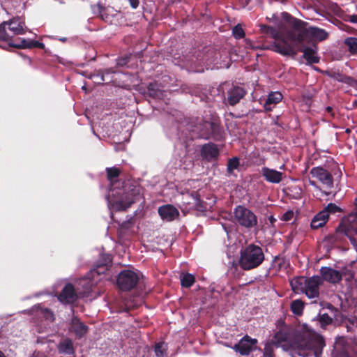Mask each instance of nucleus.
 Returning a JSON list of instances; mask_svg holds the SVG:
<instances>
[{
	"mask_svg": "<svg viewBox=\"0 0 357 357\" xmlns=\"http://www.w3.org/2000/svg\"><path fill=\"white\" fill-rule=\"evenodd\" d=\"M282 324L278 331L273 336L274 342L277 347L282 343H285L293 348L298 349L299 352H302L305 349H309L308 343L312 339V337L321 336L319 334L312 331H299L295 330L293 327L286 325L283 321H280Z\"/></svg>",
	"mask_w": 357,
	"mask_h": 357,
	"instance_id": "obj_1",
	"label": "nucleus"
},
{
	"mask_svg": "<svg viewBox=\"0 0 357 357\" xmlns=\"http://www.w3.org/2000/svg\"><path fill=\"white\" fill-rule=\"evenodd\" d=\"M283 19L293 28L294 31L289 33L291 40L296 43H303L311 38L323 41L327 39L328 34L322 29L311 26L307 28V22L291 16L288 13H282Z\"/></svg>",
	"mask_w": 357,
	"mask_h": 357,
	"instance_id": "obj_2",
	"label": "nucleus"
},
{
	"mask_svg": "<svg viewBox=\"0 0 357 357\" xmlns=\"http://www.w3.org/2000/svg\"><path fill=\"white\" fill-rule=\"evenodd\" d=\"M264 261L265 254L261 246L250 243L241 249L238 265L243 271L257 268Z\"/></svg>",
	"mask_w": 357,
	"mask_h": 357,
	"instance_id": "obj_3",
	"label": "nucleus"
},
{
	"mask_svg": "<svg viewBox=\"0 0 357 357\" xmlns=\"http://www.w3.org/2000/svg\"><path fill=\"white\" fill-rule=\"evenodd\" d=\"M260 30L261 33L270 36L271 38L277 40L271 46L263 47L264 50H271L284 56H290L294 57L297 54L294 46L289 43L284 37H280L278 30L273 26L261 24Z\"/></svg>",
	"mask_w": 357,
	"mask_h": 357,
	"instance_id": "obj_4",
	"label": "nucleus"
},
{
	"mask_svg": "<svg viewBox=\"0 0 357 357\" xmlns=\"http://www.w3.org/2000/svg\"><path fill=\"white\" fill-rule=\"evenodd\" d=\"M118 195L121 196L114 203V207L119 211H126L132 204L140 199L141 188L132 184L126 185L123 190H112V196Z\"/></svg>",
	"mask_w": 357,
	"mask_h": 357,
	"instance_id": "obj_5",
	"label": "nucleus"
},
{
	"mask_svg": "<svg viewBox=\"0 0 357 357\" xmlns=\"http://www.w3.org/2000/svg\"><path fill=\"white\" fill-rule=\"evenodd\" d=\"M236 222L246 229H251L257 225V217L250 209L238 205L234 209Z\"/></svg>",
	"mask_w": 357,
	"mask_h": 357,
	"instance_id": "obj_6",
	"label": "nucleus"
},
{
	"mask_svg": "<svg viewBox=\"0 0 357 357\" xmlns=\"http://www.w3.org/2000/svg\"><path fill=\"white\" fill-rule=\"evenodd\" d=\"M139 281V275L130 269L121 271L116 278L117 287L122 291H131L136 287Z\"/></svg>",
	"mask_w": 357,
	"mask_h": 357,
	"instance_id": "obj_7",
	"label": "nucleus"
},
{
	"mask_svg": "<svg viewBox=\"0 0 357 357\" xmlns=\"http://www.w3.org/2000/svg\"><path fill=\"white\" fill-rule=\"evenodd\" d=\"M309 349L303 350L299 352L298 355L302 357H321L323 352V349L325 347V341L322 336H314L311 341H310Z\"/></svg>",
	"mask_w": 357,
	"mask_h": 357,
	"instance_id": "obj_8",
	"label": "nucleus"
},
{
	"mask_svg": "<svg viewBox=\"0 0 357 357\" xmlns=\"http://www.w3.org/2000/svg\"><path fill=\"white\" fill-rule=\"evenodd\" d=\"M203 128L206 130L205 133L202 134L204 138H211L215 141L224 139V130L220 123L213 121H206L203 124Z\"/></svg>",
	"mask_w": 357,
	"mask_h": 357,
	"instance_id": "obj_9",
	"label": "nucleus"
},
{
	"mask_svg": "<svg viewBox=\"0 0 357 357\" xmlns=\"http://www.w3.org/2000/svg\"><path fill=\"white\" fill-rule=\"evenodd\" d=\"M257 342V339L252 338L248 335H245L232 348L241 356H248L252 351L256 349Z\"/></svg>",
	"mask_w": 357,
	"mask_h": 357,
	"instance_id": "obj_10",
	"label": "nucleus"
},
{
	"mask_svg": "<svg viewBox=\"0 0 357 357\" xmlns=\"http://www.w3.org/2000/svg\"><path fill=\"white\" fill-rule=\"evenodd\" d=\"M323 284L321 277L314 275L308 278L306 282L304 293L308 298H318L319 296V287Z\"/></svg>",
	"mask_w": 357,
	"mask_h": 357,
	"instance_id": "obj_11",
	"label": "nucleus"
},
{
	"mask_svg": "<svg viewBox=\"0 0 357 357\" xmlns=\"http://www.w3.org/2000/svg\"><path fill=\"white\" fill-rule=\"evenodd\" d=\"M310 174L313 178L318 179L328 188L331 189L333 187V177L332 174L322 167H315L312 168L310 170Z\"/></svg>",
	"mask_w": 357,
	"mask_h": 357,
	"instance_id": "obj_12",
	"label": "nucleus"
},
{
	"mask_svg": "<svg viewBox=\"0 0 357 357\" xmlns=\"http://www.w3.org/2000/svg\"><path fill=\"white\" fill-rule=\"evenodd\" d=\"M58 300L63 304H73L78 299V295L71 283L66 284L57 296Z\"/></svg>",
	"mask_w": 357,
	"mask_h": 357,
	"instance_id": "obj_13",
	"label": "nucleus"
},
{
	"mask_svg": "<svg viewBox=\"0 0 357 357\" xmlns=\"http://www.w3.org/2000/svg\"><path fill=\"white\" fill-rule=\"evenodd\" d=\"M247 92L244 88L238 86H233L227 91L225 101L231 106L238 104L246 95Z\"/></svg>",
	"mask_w": 357,
	"mask_h": 357,
	"instance_id": "obj_14",
	"label": "nucleus"
},
{
	"mask_svg": "<svg viewBox=\"0 0 357 357\" xmlns=\"http://www.w3.org/2000/svg\"><path fill=\"white\" fill-rule=\"evenodd\" d=\"M69 330L73 332L77 339L84 337L89 331V327L77 316H73L70 323Z\"/></svg>",
	"mask_w": 357,
	"mask_h": 357,
	"instance_id": "obj_15",
	"label": "nucleus"
},
{
	"mask_svg": "<svg viewBox=\"0 0 357 357\" xmlns=\"http://www.w3.org/2000/svg\"><path fill=\"white\" fill-rule=\"evenodd\" d=\"M200 154L204 160L210 162L218 159L220 150L215 144L208 142L202 145Z\"/></svg>",
	"mask_w": 357,
	"mask_h": 357,
	"instance_id": "obj_16",
	"label": "nucleus"
},
{
	"mask_svg": "<svg viewBox=\"0 0 357 357\" xmlns=\"http://www.w3.org/2000/svg\"><path fill=\"white\" fill-rule=\"evenodd\" d=\"M320 274L323 282L325 280L332 284L339 283L342 279L340 271L328 266L321 267Z\"/></svg>",
	"mask_w": 357,
	"mask_h": 357,
	"instance_id": "obj_17",
	"label": "nucleus"
},
{
	"mask_svg": "<svg viewBox=\"0 0 357 357\" xmlns=\"http://www.w3.org/2000/svg\"><path fill=\"white\" fill-rule=\"evenodd\" d=\"M322 74L338 81L342 83L347 84L353 87H357V80L354 78L333 70H327L322 71Z\"/></svg>",
	"mask_w": 357,
	"mask_h": 357,
	"instance_id": "obj_18",
	"label": "nucleus"
},
{
	"mask_svg": "<svg viewBox=\"0 0 357 357\" xmlns=\"http://www.w3.org/2000/svg\"><path fill=\"white\" fill-rule=\"evenodd\" d=\"M261 175L267 182L279 183L285 177L284 173L267 167L261 168Z\"/></svg>",
	"mask_w": 357,
	"mask_h": 357,
	"instance_id": "obj_19",
	"label": "nucleus"
},
{
	"mask_svg": "<svg viewBox=\"0 0 357 357\" xmlns=\"http://www.w3.org/2000/svg\"><path fill=\"white\" fill-rule=\"evenodd\" d=\"M112 257L110 255H102L100 261L97 262L96 266L91 271L93 277L95 275L104 274L108 269V266L112 264Z\"/></svg>",
	"mask_w": 357,
	"mask_h": 357,
	"instance_id": "obj_20",
	"label": "nucleus"
},
{
	"mask_svg": "<svg viewBox=\"0 0 357 357\" xmlns=\"http://www.w3.org/2000/svg\"><path fill=\"white\" fill-rule=\"evenodd\" d=\"M158 214L166 221L174 220L178 215V211L172 205H164L158 208Z\"/></svg>",
	"mask_w": 357,
	"mask_h": 357,
	"instance_id": "obj_21",
	"label": "nucleus"
},
{
	"mask_svg": "<svg viewBox=\"0 0 357 357\" xmlns=\"http://www.w3.org/2000/svg\"><path fill=\"white\" fill-rule=\"evenodd\" d=\"M338 229L349 238L351 243L357 250V227L354 228L351 225L340 224Z\"/></svg>",
	"mask_w": 357,
	"mask_h": 357,
	"instance_id": "obj_22",
	"label": "nucleus"
},
{
	"mask_svg": "<svg viewBox=\"0 0 357 357\" xmlns=\"http://www.w3.org/2000/svg\"><path fill=\"white\" fill-rule=\"evenodd\" d=\"M57 349L61 354L74 356L75 353L73 342L68 337L64 338L59 342L57 345Z\"/></svg>",
	"mask_w": 357,
	"mask_h": 357,
	"instance_id": "obj_23",
	"label": "nucleus"
},
{
	"mask_svg": "<svg viewBox=\"0 0 357 357\" xmlns=\"http://www.w3.org/2000/svg\"><path fill=\"white\" fill-rule=\"evenodd\" d=\"M282 99V95L281 93L275 91L269 93L264 104V107L265 111L270 112L273 109L274 106L280 102Z\"/></svg>",
	"mask_w": 357,
	"mask_h": 357,
	"instance_id": "obj_24",
	"label": "nucleus"
},
{
	"mask_svg": "<svg viewBox=\"0 0 357 357\" xmlns=\"http://www.w3.org/2000/svg\"><path fill=\"white\" fill-rule=\"evenodd\" d=\"M328 220V214L326 212H319L312 218L310 227L312 229H317L324 227Z\"/></svg>",
	"mask_w": 357,
	"mask_h": 357,
	"instance_id": "obj_25",
	"label": "nucleus"
},
{
	"mask_svg": "<svg viewBox=\"0 0 357 357\" xmlns=\"http://www.w3.org/2000/svg\"><path fill=\"white\" fill-rule=\"evenodd\" d=\"M303 57L306 60L307 64L312 65L318 63L320 61L319 56L317 55L315 50L310 47H305L302 50Z\"/></svg>",
	"mask_w": 357,
	"mask_h": 357,
	"instance_id": "obj_26",
	"label": "nucleus"
},
{
	"mask_svg": "<svg viewBox=\"0 0 357 357\" xmlns=\"http://www.w3.org/2000/svg\"><path fill=\"white\" fill-rule=\"evenodd\" d=\"M6 24L7 29L13 37L24 33L22 26L17 21L10 20Z\"/></svg>",
	"mask_w": 357,
	"mask_h": 357,
	"instance_id": "obj_27",
	"label": "nucleus"
},
{
	"mask_svg": "<svg viewBox=\"0 0 357 357\" xmlns=\"http://www.w3.org/2000/svg\"><path fill=\"white\" fill-rule=\"evenodd\" d=\"M147 94L153 98H161L163 96L162 90L158 83H150L147 86Z\"/></svg>",
	"mask_w": 357,
	"mask_h": 357,
	"instance_id": "obj_28",
	"label": "nucleus"
},
{
	"mask_svg": "<svg viewBox=\"0 0 357 357\" xmlns=\"http://www.w3.org/2000/svg\"><path fill=\"white\" fill-rule=\"evenodd\" d=\"M308 278H305L303 276L294 278L291 282L290 284L291 286L292 289L295 291H303L306 282Z\"/></svg>",
	"mask_w": 357,
	"mask_h": 357,
	"instance_id": "obj_29",
	"label": "nucleus"
},
{
	"mask_svg": "<svg viewBox=\"0 0 357 357\" xmlns=\"http://www.w3.org/2000/svg\"><path fill=\"white\" fill-rule=\"evenodd\" d=\"M114 71L111 68L105 69L103 70H100L97 75V78L99 79L98 83L105 82V84L110 83L112 82V76Z\"/></svg>",
	"mask_w": 357,
	"mask_h": 357,
	"instance_id": "obj_30",
	"label": "nucleus"
},
{
	"mask_svg": "<svg viewBox=\"0 0 357 357\" xmlns=\"http://www.w3.org/2000/svg\"><path fill=\"white\" fill-rule=\"evenodd\" d=\"M341 326L347 328V332L355 333L357 330V319L345 317L341 322Z\"/></svg>",
	"mask_w": 357,
	"mask_h": 357,
	"instance_id": "obj_31",
	"label": "nucleus"
},
{
	"mask_svg": "<svg viewBox=\"0 0 357 357\" xmlns=\"http://www.w3.org/2000/svg\"><path fill=\"white\" fill-rule=\"evenodd\" d=\"M13 36L10 33L8 30L6 28V22H3L0 24V41H3L7 43V46L9 47L10 42L13 41Z\"/></svg>",
	"mask_w": 357,
	"mask_h": 357,
	"instance_id": "obj_32",
	"label": "nucleus"
},
{
	"mask_svg": "<svg viewBox=\"0 0 357 357\" xmlns=\"http://www.w3.org/2000/svg\"><path fill=\"white\" fill-rule=\"evenodd\" d=\"M290 308L294 314L301 316L303 312L304 303L300 299L294 300L291 302Z\"/></svg>",
	"mask_w": 357,
	"mask_h": 357,
	"instance_id": "obj_33",
	"label": "nucleus"
},
{
	"mask_svg": "<svg viewBox=\"0 0 357 357\" xmlns=\"http://www.w3.org/2000/svg\"><path fill=\"white\" fill-rule=\"evenodd\" d=\"M195 278L192 274L185 273L181 276V284L183 287L189 288L193 285Z\"/></svg>",
	"mask_w": 357,
	"mask_h": 357,
	"instance_id": "obj_34",
	"label": "nucleus"
},
{
	"mask_svg": "<svg viewBox=\"0 0 357 357\" xmlns=\"http://www.w3.org/2000/svg\"><path fill=\"white\" fill-rule=\"evenodd\" d=\"M192 196L195 199V208L199 211H206L207 210L206 204L204 201L201 200L199 194L195 192L192 194Z\"/></svg>",
	"mask_w": 357,
	"mask_h": 357,
	"instance_id": "obj_35",
	"label": "nucleus"
},
{
	"mask_svg": "<svg viewBox=\"0 0 357 357\" xmlns=\"http://www.w3.org/2000/svg\"><path fill=\"white\" fill-rule=\"evenodd\" d=\"M106 172L107 179L112 183L119 176L121 171L118 167H112L106 168Z\"/></svg>",
	"mask_w": 357,
	"mask_h": 357,
	"instance_id": "obj_36",
	"label": "nucleus"
},
{
	"mask_svg": "<svg viewBox=\"0 0 357 357\" xmlns=\"http://www.w3.org/2000/svg\"><path fill=\"white\" fill-rule=\"evenodd\" d=\"M17 40H20L19 43L10 42L9 47H15L17 49H31V40H26L24 38H18Z\"/></svg>",
	"mask_w": 357,
	"mask_h": 357,
	"instance_id": "obj_37",
	"label": "nucleus"
},
{
	"mask_svg": "<svg viewBox=\"0 0 357 357\" xmlns=\"http://www.w3.org/2000/svg\"><path fill=\"white\" fill-rule=\"evenodd\" d=\"M345 45L349 47V51L352 54H357V38H347L344 41Z\"/></svg>",
	"mask_w": 357,
	"mask_h": 357,
	"instance_id": "obj_38",
	"label": "nucleus"
},
{
	"mask_svg": "<svg viewBox=\"0 0 357 357\" xmlns=\"http://www.w3.org/2000/svg\"><path fill=\"white\" fill-rule=\"evenodd\" d=\"M274 346H277V344L273 340L265 344L264 349V357H274Z\"/></svg>",
	"mask_w": 357,
	"mask_h": 357,
	"instance_id": "obj_39",
	"label": "nucleus"
},
{
	"mask_svg": "<svg viewBox=\"0 0 357 357\" xmlns=\"http://www.w3.org/2000/svg\"><path fill=\"white\" fill-rule=\"evenodd\" d=\"M167 349V344L160 342L155 344L154 351L157 357H163L166 354Z\"/></svg>",
	"mask_w": 357,
	"mask_h": 357,
	"instance_id": "obj_40",
	"label": "nucleus"
},
{
	"mask_svg": "<svg viewBox=\"0 0 357 357\" xmlns=\"http://www.w3.org/2000/svg\"><path fill=\"white\" fill-rule=\"evenodd\" d=\"M232 35L236 39H241L245 37V31L240 24L236 25L232 29Z\"/></svg>",
	"mask_w": 357,
	"mask_h": 357,
	"instance_id": "obj_41",
	"label": "nucleus"
},
{
	"mask_svg": "<svg viewBox=\"0 0 357 357\" xmlns=\"http://www.w3.org/2000/svg\"><path fill=\"white\" fill-rule=\"evenodd\" d=\"M238 166L239 160L238 158H230L227 162V172L231 174L234 169H237Z\"/></svg>",
	"mask_w": 357,
	"mask_h": 357,
	"instance_id": "obj_42",
	"label": "nucleus"
},
{
	"mask_svg": "<svg viewBox=\"0 0 357 357\" xmlns=\"http://www.w3.org/2000/svg\"><path fill=\"white\" fill-rule=\"evenodd\" d=\"M340 211V208L339 206L333 203H330L321 211V212H326V214L329 215L330 213H335Z\"/></svg>",
	"mask_w": 357,
	"mask_h": 357,
	"instance_id": "obj_43",
	"label": "nucleus"
},
{
	"mask_svg": "<svg viewBox=\"0 0 357 357\" xmlns=\"http://www.w3.org/2000/svg\"><path fill=\"white\" fill-rule=\"evenodd\" d=\"M319 321L321 325L323 326L331 324L333 321V319L327 313H324L319 315Z\"/></svg>",
	"mask_w": 357,
	"mask_h": 357,
	"instance_id": "obj_44",
	"label": "nucleus"
},
{
	"mask_svg": "<svg viewBox=\"0 0 357 357\" xmlns=\"http://www.w3.org/2000/svg\"><path fill=\"white\" fill-rule=\"evenodd\" d=\"M31 49L32 48H39V49H45V45L43 43H41V42H39V41H37V40H31Z\"/></svg>",
	"mask_w": 357,
	"mask_h": 357,
	"instance_id": "obj_45",
	"label": "nucleus"
},
{
	"mask_svg": "<svg viewBox=\"0 0 357 357\" xmlns=\"http://www.w3.org/2000/svg\"><path fill=\"white\" fill-rule=\"evenodd\" d=\"M293 218H294V211L291 210H289L283 214V215L282 217V220L287 222V221L291 220Z\"/></svg>",
	"mask_w": 357,
	"mask_h": 357,
	"instance_id": "obj_46",
	"label": "nucleus"
},
{
	"mask_svg": "<svg viewBox=\"0 0 357 357\" xmlns=\"http://www.w3.org/2000/svg\"><path fill=\"white\" fill-rule=\"evenodd\" d=\"M130 5L133 9H136L139 4V0H129Z\"/></svg>",
	"mask_w": 357,
	"mask_h": 357,
	"instance_id": "obj_47",
	"label": "nucleus"
},
{
	"mask_svg": "<svg viewBox=\"0 0 357 357\" xmlns=\"http://www.w3.org/2000/svg\"><path fill=\"white\" fill-rule=\"evenodd\" d=\"M268 220H269V222L271 224V227H274V225L275 223V222L277 221V220L274 218L273 215H270L268 218Z\"/></svg>",
	"mask_w": 357,
	"mask_h": 357,
	"instance_id": "obj_48",
	"label": "nucleus"
},
{
	"mask_svg": "<svg viewBox=\"0 0 357 357\" xmlns=\"http://www.w3.org/2000/svg\"><path fill=\"white\" fill-rule=\"evenodd\" d=\"M326 112L327 113H328L332 117H334L335 116V114L333 112V109L330 106H328L326 108Z\"/></svg>",
	"mask_w": 357,
	"mask_h": 357,
	"instance_id": "obj_49",
	"label": "nucleus"
},
{
	"mask_svg": "<svg viewBox=\"0 0 357 357\" xmlns=\"http://www.w3.org/2000/svg\"><path fill=\"white\" fill-rule=\"evenodd\" d=\"M349 21L351 23H356L357 24V14L356 15H352L349 17Z\"/></svg>",
	"mask_w": 357,
	"mask_h": 357,
	"instance_id": "obj_50",
	"label": "nucleus"
},
{
	"mask_svg": "<svg viewBox=\"0 0 357 357\" xmlns=\"http://www.w3.org/2000/svg\"><path fill=\"white\" fill-rule=\"evenodd\" d=\"M97 6H98V12L100 14V16H101L102 19H103V16L102 15V13L105 10V8H104V7L102 6H101L99 3L97 5Z\"/></svg>",
	"mask_w": 357,
	"mask_h": 357,
	"instance_id": "obj_51",
	"label": "nucleus"
},
{
	"mask_svg": "<svg viewBox=\"0 0 357 357\" xmlns=\"http://www.w3.org/2000/svg\"><path fill=\"white\" fill-rule=\"evenodd\" d=\"M58 40H59V41H61V42L64 43V42H66V41H67V38H65V37H63V38H58Z\"/></svg>",
	"mask_w": 357,
	"mask_h": 357,
	"instance_id": "obj_52",
	"label": "nucleus"
},
{
	"mask_svg": "<svg viewBox=\"0 0 357 357\" xmlns=\"http://www.w3.org/2000/svg\"><path fill=\"white\" fill-rule=\"evenodd\" d=\"M309 183L312 186H317L316 182L314 181H310Z\"/></svg>",
	"mask_w": 357,
	"mask_h": 357,
	"instance_id": "obj_53",
	"label": "nucleus"
},
{
	"mask_svg": "<svg viewBox=\"0 0 357 357\" xmlns=\"http://www.w3.org/2000/svg\"><path fill=\"white\" fill-rule=\"evenodd\" d=\"M314 70H317V71H318V72H321V73H322V71H323V70H321L319 68H317V67H314Z\"/></svg>",
	"mask_w": 357,
	"mask_h": 357,
	"instance_id": "obj_54",
	"label": "nucleus"
},
{
	"mask_svg": "<svg viewBox=\"0 0 357 357\" xmlns=\"http://www.w3.org/2000/svg\"><path fill=\"white\" fill-rule=\"evenodd\" d=\"M0 357H5L4 354L0 351Z\"/></svg>",
	"mask_w": 357,
	"mask_h": 357,
	"instance_id": "obj_55",
	"label": "nucleus"
},
{
	"mask_svg": "<svg viewBox=\"0 0 357 357\" xmlns=\"http://www.w3.org/2000/svg\"><path fill=\"white\" fill-rule=\"evenodd\" d=\"M346 132H347V133L350 132V129L347 128V129L346 130Z\"/></svg>",
	"mask_w": 357,
	"mask_h": 357,
	"instance_id": "obj_56",
	"label": "nucleus"
},
{
	"mask_svg": "<svg viewBox=\"0 0 357 357\" xmlns=\"http://www.w3.org/2000/svg\"><path fill=\"white\" fill-rule=\"evenodd\" d=\"M284 165H282V166L280 167V169H284Z\"/></svg>",
	"mask_w": 357,
	"mask_h": 357,
	"instance_id": "obj_57",
	"label": "nucleus"
},
{
	"mask_svg": "<svg viewBox=\"0 0 357 357\" xmlns=\"http://www.w3.org/2000/svg\"><path fill=\"white\" fill-rule=\"evenodd\" d=\"M3 47V48H4V49H6V50H7V49H8V47Z\"/></svg>",
	"mask_w": 357,
	"mask_h": 357,
	"instance_id": "obj_58",
	"label": "nucleus"
},
{
	"mask_svg": "<svg viewBox=\"0 0 357 357\" xmlns=\"http://www.w3.org/2000/svg\"><path fill=\"white\" fill-rule=\"evenodd\" d=\"M126 224V222H123L122 224V227H124V225Z\"/></svg>",
	"mask_w": 357,
	"mask_h": 357,
	"instance_id": "obj_59",
	"label": "nucleus"
},
{
	"mask_svg": "<svg viewBox=\"0 0 357 357\" xmlns=\"http://www.w3.org/2000/svg\"><path fill=\"white\" fill-rule=\"evenodd\" d=\"M89 289H90V288H89V289H87L86 293H89Z\"/></svg>",
	"mask_w": 357,
	"mask_h": 357,
	"instance_id": "obj_60",
	"label": "nucleus"
}]
</instances>
